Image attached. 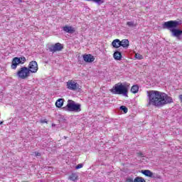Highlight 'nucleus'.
I'll use <instances>...</instances> for the list:
<instances>
[{
  "mask_svg": "<svg viewBox=\"0 0 182 182\" xmlns=\"http://www.w3.org/2000/svg\"><path fill=\"white\" fill-rule=\"evenodd\" d=\"M67 88L69 89V90H79L80 85L73 80H69L67 82Z\"/></svg>",
  "mask_w": 182,
  "mask_h": 182,
  "instance_id": "obj_6",
  "label": "nucleus"
},
{
  "mask_svg": "<svg viewBox=\"0 0 182 182\" xmlns=\"http://www.w3.org/2000/svg\"><path fill=\"white\" fill-rule=\"evenodd\" d=\"M16 76L19 79H26L31 76V72L27 67H22L16 73Z\"/></svg>",
  "mask_w": 182,
  "mask_h": 182,
  "instance_id": "obj_5",
  "label": "nucleus"
},
{
  "mask_svg": "<svg viewBox=\"0 0 182 182\" xmlns=\"http://www.w3.org/2000/svg\"><path fill=\"white\" fill-rule=\"evenodd\" d=\"M83 167V164H79L75 166L76 170H79V168H82Z\"/></svg>",
  "mask_w": 182,
  "mask_h": 182,
  "instance_id": "obj_23",
  "label": "nucleus"
},
{
  "mask_svg": "<svg viewBox=\"0 0 182 182\" xmlns=\"http://www.w3.org/2000/svg\"><path fill=\"white\" fill-rule=\"evenodd\" d=\"M135 58H136V59H138L139 60H141V59L144 58L143 55H141L140 53H136Z\"/></svg>",
  "mask_w": 182,
  "mask_h": 182,
  "instance_id": "obj_22",
  "label": "nucleus"
},
{
  "mask_svg": "<svg viewBox=\"0 0 182 182\" xmlns=\"http://www.w3.org/2000/svg\"><path fill=\"white\" fill-rule=\"evenodd\" d=\"M136 156L138 157H144V154L142 152H138L136 153Z\"/></svg>",
  "mask_w": 182,
  "mask_h": 182,
  "instance_id": "obj_24",
  "label": "nucleus"
},
{
  "mask_svg": "<svg viewBox=\"0 0 182 182\" xmlns=\"http://www.w3.org/2000/svg\"><path fill=\"white\" fill-rule=\"evenodd\" d=\"M119 109L122 110V112H124V113H127V112H129V109H127V107L124 105L119 107Z\"/></svg>",
  "mask_w": 182,
  "mask_h": 182,
  "instance_id": "obj_21",
  "label": "nucleus"
},
{
  "mask_svg": "<svg viewBox=\"0 0 182 182\" xmlns=\"http://www.w3.org/2000/svg\"><path fill=\"white\" fill-rule=\"evenodd\" d=\"M82 58L87 63H92V62H95V57L91 54H85Z\"/></svg>",
  "mask_w": 182,
  "mask_h": 182,
  "instance_id": "obj_12",
  "label": "nucleus"
},
{
  "mask_svg": "<svg viewBox=\"0 0 182 182\" xmlns=\"http://www.w3.org/2000/svg\"><path fill=\"white\" fill-rule=\"evenodd\" d=\"M148 104L147 106H155L156 107H163L165 105L173 103V98L168 96L167 94L160 91H147Z\"/></svg>",
  "mask_w": 182,
  "mask_h": 182,
  "instance_id": "obj_1",
  "label": "nucleus"
},
{
  "mask_svg": "<svg viewBox=\"0 0 182 182\" xmlns=\"http://www.w3.org/2000/svg\"><path fill=\"white\" fill-rule=\"evenodd\" d=\"M63 49V44H61L60 43H56L55 45L52 46L49 48L50 52H60Z\"/></svg>",
  "mask_w": 182,
  "mask_h": 182,
  "instance_id": "obj_7",
  "label": "nucleus"
},
{
  "mask_svg": "<svg viewBox=\"0 0 182 182\" xmlns=\"http://www.w3.org/2000/svg\"><path fill=\"white\" fill-rule=\"evenodd\" d=\"M111 92L112 93H113V95H122L123 96H125V97H127L129 85H124L122 83H117L112 87Z\"/></svg>",
  "mask_w": 182,
  "mask_h": 182,
  "instance_id": "obj_3",
  "label": "nucleus"
},
{
  "mask_svg": "<svg viewBox=\"0 0 182 182\" xmlns=\"http://www.w3.org/2000/svg\"><path fill=\"white\" fill-rule=\"evenodd\" d=\"M63 102H65V100L60 98L55 102V106L56 107L60 108L62 106H63Z\"/></svg>",
  "mask_w": 182,
  "mask_h": 182,
  "instance_id": "obj_16",
  "label": "nucleus"
},
{
  "mask_svg": "<svg viewBox=\"0 0 182 182\" xmlns=\"http://www.w3.org/2000/svg\"><path fill=\"white\" fill-rule=\"evenodd\" d=\"M35 154H36V157L41 156V153H39V152H35Z\"/></svg>",
  "mask_w": 182,
  "mask_h": 182,
  "instance_id": "obj_27",
  "label": "nucleus"
},
{
  "mask_svg": "<svg viewBox=\"0 0 182 182\" xmlns=\"http://www.w3.org/2000/svg\"><path fill=\"white\" fill-rule=\"evenodd\" d=\"M134 182H146V181L144 180V178H143L142 177H136L134 180Z\"/></svg>",
  "mask_w": 182,
  "mask_h": 182,
  "instance_id": "obj_20",
  "label": "nucleus"
},
{
  "mask_svg": "<svg viewBox=\"0 0 182 182\" xmlns=\"http://www.w3.org/2000/svg\"><path fill=\"white\" fill-rule=\"evenodd\" d=\"M69 179L71 180V181H76V180H77V174L72 173L70 176Z\"/></svg>",
  "mask_w": 182,
  "mask_h": 182,
  "instance_id": "obj_18",
  "label": "nucleus"
},
{
  "mask_svg": "<svg viewBox=\"0 0 182 182\" xmlns=\"http://www.w3.org/2000/svg\"><path fill=\"white\" fill-rule=\"evenodd\" d=\"M126 182H134V181H133V178H127Z\"/></svg>",
  "mask_w": 182,
  "mask_h": 182,
  "instance_id": "obj_26",
  "label": "nucleus"
},
{
  "mask_svg": "<svg viewBox=\"0 0 182 182\" xmlns=\"http://www.w3.org/2000/svg\"><path fill=\"white\" fill-rule=\"evenodd\" d=\"M112 46H113V48H115L116 49H117V48H120L121 46L120 40L119 39L114 40L112 43Z\"/></svg>",
  "mask_w": 182,
  "mask_h": 182,
  "instance_id": "obj_15",
  "label": "nucleus"
},
{
  "mask_svg": "<svg viewBox=\"0 0 182 182\" xmlns=\"http://www.w3.org/2000/svg\"><path fill=\"white\" fill-rule=\"evenodd\" d=\"M131 92L132 93H137V92H139V85H133L131 88Z\"/></svg>",
  "mask_w": 182,
  "mask_h": 182,
  "instance_id": "obj_17",
  "label": "nucleus"
},
{
  "mask_svg": "<svg viewBox=\"0 0 182 182\" xmlns=\"http://www.w3.org/2000/svg\"><path fill=\"white\" fill-rule=\"evenodd\" d=\"M63 31H64V32H66V33H70V35H73V33H75V32H76V29L75 28V27H72L70 26H63Z\"/></svg>",
  "mask_w": 182,
  "mask_h": 182,
  "instance_id": "obj_11",
  "label": "nucleus"
},
{
  "mask_svg": "<svg viewBox=\"0 0 182 182\" xmlns=\"http://www.w3.org/2000/svg\"><path fill=\"white\" fill-rule=\"evenodd\" d=\"M18 1H19V2H21V3L23 2L22 0H18Z\"/></svg>",
  "mask_w": 182,
  "mask_h": 182,
  "instance_id": "obj_31",
  "label": "nucleus"
},
{
  "mask_svg": "<svg viewBox=\"0 0 182 182\" xmlns=\"http://www.w3.org/2000/svg\"><path fill=\"white\" fill-rule=\"evenodd\" d=\"M113 58L115 60H122V52L118 50H115L113 54Z\"/></svg>",
  "mask_w": 182,
  "mask_h": 182,
  "instance_id": "obj_13",
  "label": "nucleus"
},
{
  "mask_svg": "<svg viewBox=\"0 0 182 182\" xmlns=\"http://www.w3.org/2000/svg\"><path fill=\"white\" fill-rule=\"evenodd\" d=\"M119 43L122 48H129V45H130V42L128 39H124L121 41Z\"/></svg>",
  "mask_w": 182,
  "mask_h": 182,
  "instance_id": "obj_14",
  "label": "nucleus"
},
{
  "mask_svg": "<svg viewBox=\"0 0 182 182\" xmlns=\"http://www.w3.org/2000/svg\"><path fill=\"white\" fill-rule=\"evenodd\" d=\"M18 65H23V62L21 60L20 58L16 57L12 60L11 68L16 69V68H18Z\"/></svg>",
  "mask_w": 182,
  "mask_h": 182,
  "instance_id": "obj_9",
  "label": "nucleus"
},
{
  "mask_svg": "<svg viewBox=\"0 0 182 182\" xmlns=\"http://www.w3.org/2000/svg\"><path fill=\"white\" fill-rule=\"evenodd\" d=\"M41 123H48V121H46V119H44V120L41 121Z\"/></svg>",
  "mask_w": 182,
  "mask_h": 182,
  "instance_id": "obj_28",
  "label": "nucleus"
},
{
  "mask_svg": "<svg viewBox=\"0 0 182 182\" xmlns=\"http://www.w3.org/2000/svg\"><path fill=\"white\" fill-rule=\"evenodd\" d=\"M22 182H28V181H22Z\"/></svg>",
  "mask_w": 182,
  "mask_h": 182,
  "instance_id": "obj_32",
  "label": "nucleus"
},
{
  "mask_svg": "<svg viewBox=\"0 0 182 182\" xmlns=\"http://www.w3.org/2000/svg\"><path fill=\"white\" fill-rule=\"evenodd\" d=\"M127 26H129V28H134L137 26V24L134 23V21H127Z\"/></svg>",
  "mask_w": 182,
  "mask_h": 182,
  "instance_id": "obj_19",
  "label": "nucleus"
},
{
  "mask_svg": "<svg viewBox=\"0 0 182 182\" xmlns=\"http://www.w3.org/2000/svg\"><path fill=\"white\" fill-rule=\"evenodd\" d=\"M38 63L36 61L30 62L28 70L31 73H36L38 72Z\"/></svg>",
  "mask_w": 182,
  "mask_h": 182,
  "instance_id": "obj_8",
  "label": "nucleus"
},
{
  "mask_svg": "<svg viewBox=\"0 0 182 182\" xmlns=\"http://www.w3.org/2000/svg\"><path fill=\"white\" fill-rule=\"evenodd\" d=\"M20 60H21V62H23V63H25V62H26V58L25 57H20Z\"/></svg>",
  "mask_w": 182,
  "mask_h": 182,
  "instance_id": "obj_25",
  "label": "nucleus"
},
{
  "mask_svg": "<svg viewBox=\"0 0 182 182\" xmlns=\"http://www.w3.org/2000/svg\"><path fill=\"white\" fill-rule=\"evenodd\" d=\"M81 107L82 105L80 103H76L72 100H68L67 105L63 109L65 110V112H75L77 113L82 112Z\"/></svg>",
  "mask_w": 182,
  "mask_h": 182,
  "instance_id": "obj_4",
  "label": "nucleus"
},
{
  "mask_svg": "<svg viewBox=\"0 0 182 182\" xmlns=\"http://www.w3.org/2000/svg\"><path fill=\"white\" fill-rule=\"evenodd\" d=\"M181 21H169L162 25L163 29H168L171 32V36L176 38L177 41H182V30L177 28Z\"/></svg>",
  "mask_w": 182,
  "mask_h": 182,
  "instance_id": "obj_2",
  "label": "nucleus"
},
{
  "mask_svg": "<svg viewBox=\"0 0 182 182\" xmlns=\"http://www.w3.org/2000/svg\"><path fill=\"white\" fill-rule=\"evenodd\" d=\"M179 99H180L181 102H182V95H179Z\"/></svg>",
  "mask_w": 182,
  "mask_h": 182,
  "instance_id": "obj_29",
  "label": "nucleus"
},
{
  "mask_svg": "<svg viewBox=\"0 0 182 182\" xmlns=\"http://www.w3.org/2000/svg\"><path fill=\"white\" fill-rule=\"evenodd\" d=\"M4 124V122H0V126L1 124Z\"/></svg>",
  "mask_w": 182,
  "mask_h": 182,
  "instance_id": "obj_30",
  "label": "nucleus"
},
{
  "mask_svg": "<svg viewBox=\"0 0 182 182\" xmlns=\"http://www.w3.org/2000/svg\"><path fill=\"white\" fill-rule=\"evenodd\" d=\"M141 173L146 176V177H151V178H157V175L153 173L150 170H141Z\"/></svg>",
  "mask_w": 182,
  "mask_h": 182,
  "instance_id": "obj_10",
  "label": "nucleus"
}]
</instances>
